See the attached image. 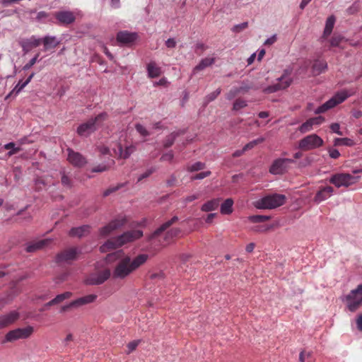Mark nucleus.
I'll return each instance as SVG.
<instances>
[{"label": "nucleus", "instance_id": "nucleus-43", "mask_svg": "<svg viewBox=\"0 0 362 362\" xmlns=\"http://www.w3.org/2000/svg\"><path fill=\"white\" fill-rule=\"evenodd\" d=\"M205 164L202 162H196L187 166V170L190 172H195L204 169Z\"/></svg>", "mask_w": 362, "mask_h": 362}, {"label": "nucleus", "instance_id": "nucleus-16", "mask_svg": "<svg viewBox=\"0 0 362 362\" xmlns=\"http://www.w3.org/2000/svg\"><path fill=\"white\" fill-rule=\"evenodd\" d=\"M338 103H339V93L337 92L334 97L325 102L322 105L319 106L314 110V112L317 115L325 112L328 110L335 107Z\"/></svg>", "mask_w": 362, "mask_h": 362}, {"label": "nucleus", "instance_id": "nucleus-11", "mask_svg": "<svg viewBox=\"0 0 362 362\" xmlns=\"http://www.w3.org/2000/svg\"><path fill=\"white\" fill-rule=\"evenodd\" d=\"M125 223L124 217H118L110 221L107 226L103 227L100 230L101 236H107L112 231L121 228Z\"/></svg>", "mask_w": 362, "mask_h": 362}, {"label": "nucleus", "instance_id": "nucleus-56", "mask_svg": "<svg viewBox=\"0 0 362 362\" xmlns=\"http://www.w3.org/2000/svg\"><path fill=\"white\" fill-rule=\"evenodd\" d=\"M18 295V291L16 289H13L10 293L8 294L7 297L6 299L4 300V303H9L10 301H11L14 298L15 296H16Z\"/></svg>", "mask_w": 362, "mask_h": 362}, {"label": "nucleus", "instance_id": "nucleus-2", "mask_svg": "<svg viewBox=\"0 0 362 362\" xmlns=\"http://www.w3.org/2000/svg\"><path fill=\"white\" fill-rule=\"evenodd\" d=\"M143 235V232L140 230H133L124 233L121 235L108 240L100 246V250L102 252H106L110 250L121 247L123 245L132 242L140 238Z\"/></svg>", "mask_w": 362, "mask_h": 362}, {"label": "nucleus", "instance_id": "nucleus-31", "mask_svg": "<svg viewBox=\"0 0 362 362\" xmlns=\"http://www.w3.org/2000/svg\"><path fill=\"white\" fill-rule=\"evenodd\" d=\"M183 131H177L173 132L166 136L165 139L163 141V146L165 148L170 147L175 142V139L177 136H179L181 134H183Z\"/></svg>", "mask_w": 362, "mask_h": 362}, {"label": "nucleus", "instance_id": "nucleus-7", "mask_svg": "<svg viewBox=\"0 0 362 362\" xmlns=\"http://www.w3.org/2000/svg\"><path fill=\"white\" fill-rule=\"evenodd\" d=\"M294 163L293 159L279 158L274 160L269 168V173L272 175H282L285 173L291 163Z\"/></svg>", "mask_w": 362, "mask_h": 362}, {"label": "nucleus", "instance_id": "nucleus-46", "mask_svg": "<svg viewBox=\"0 0 362 362\" xmlns=\"http://www.w3.org/2000/svg\"><path fill=\"white\" fill-rule=\"evenodd\" d=\"M156 170L155 167H151L149 169L146 170L144 173L141 174L137 179V182H140L142 180L148 177L152 173H153Z\"/></svg>", "mask_w": 362, "mask_h": 362}, {"label": "nucleus", "instance_id": "nucleus-61", "mask_svg": "<svg viewBox=\"0 0 362 362\" xmlns=\"http://www.w3.org/2000/svg\"><path fill=\"white\" fill-rule=\"evenodd\" d=\"M122 187V185H118L117 187H110L108 188L107 189H106L104 192H103V196L104 197H107L108 195H110L111 193L117 191V189H119L120 187Z\"/></svg>", "mask_w": 362, "mask_h": 362}, {"label": "nucleus", "instance_id": "nucleus-26", "mask_svg": "<svg viewBox=\"0 0 362 362\" xmlns=\"http://www.w3.org/2000/svg\"><path fill=\"white\" fill-rule=\"evenodd\" d=\"M178 221V217L174 216L171 219L163 223L158 228H157L153 233V237L155 238L160 233L166 230L170 226Z\"/></svg>", "mask_w": 362, "mask_h": 362}, {"label": "nucleus", "instance_id": "nucleus-17", "mask_svg": "<svg viewBox=\"0 0 362 362\" xmlns=\"http://www.w3.org/2000/svg\"><path fill=\"white\" fill-rule=\"evenodd\" d=\"M19 317V313L13 310L9 313L0 317V328L6 327L14 322Z\"/></svg>", "mask_w": 362, "mask_h": 362}, {"label": "nucleus", "instance_id": "nucleus-9", "mask_svg": "<svg viewBox=\"0 0 362 362\" xmlns=\"http://www.w3.org/2000/svg\"><path fill=\"white\" fill-rule=\"evenodd\" d=\"M292 82L290 73L286 70L284 74L276 79V82L268 86L266 90L268 93H274L288 88Z\"/></svg>", "mask_w": 362, "mask_h": 362}, {"label": "nucleus", "instance_id": "nucleus-38", "mask_svg": "<svg viewBox=\"0 0 362 362\" xmlns=\"http://www.w3.org/2000/svg\"><path fill=\"white\" fill-rule=\"evenodd\" d=\"M313 124L311 119H308L306 122L303 123L298 128V130L300 133L305 134L308 132H310L313 128Z\"/></svg>", "mask_w": 362, "mask_h": 362}, {"label": "nucleus", "instance_id": "nucleus-25", "mask_svg": "<svg viewBox=\"0 0 362 362\" xmlns=\"http://www.w3.org/2000/svg\"><path fill=\"white\" fill-rule=\"evenodd\" d=\"M346 300L362 303V284H359L356 289L352 290L346 297Z\"/></svg>", "mask_w": 362, "mask_h": 362}, {"label": "nucleus", "instance_id": "nucleus-5", "mask_svg": "<svg viewBox=\"0 0 362 362\" xmlns=\"http://www.w3.org/2000/svg\"><path fill=\"white\" fill-rule=\"evenodd\" d=\"M336 22V17L333 15L327 18L320 42L327 48L335 47L339 45V37L334 35L329 39L331 35Z\"/></svg>", "mask_w": 362, "mask_h": 362}, {"label": "nucleus", "instance_id": "nucleus-55", "mask_svg": "<svg viewBox=\"0 0 362 362\" xmlns=\"http://www.w3.org/2000/svg\"><path fill=\"white\" fill-rule=\"evenodd\" d=\"M174 158V154L173 153V151H169L168 153H165L164 154L162 155V156L160 157V160L161 161H171Z\"/></svg>", "mask_w": 362, "mask_h": 362}, {"label": "nucleus", "instance_id": "nucleus-30", "mask_svg": "<svg viewBox=\"0 0 362 362\" xmlns=\"http://www.w3.org/2000/svg\"><path fill=\"white\" fill-rule=\"evenodd\" d=\"M233 203L231 198L226 199L221 205V213L224 215L230 214L233 212Z\"/></svg>", "mask_w": 362, "mask_h": 362}, {"label": "nucleus", "instance_id": "nucleus-33", "mask_svg": "<svg viewBox=\"0 0 362 362\" xmlns=\"http://www.w3.org/2000/svg\"><path fill=\"white\" fill-rule=\"evenodd\" d=\"M42 41V39L37 38L35 36L33 35L30 39L27 40L22 45V47L23 49H25L26 47H36L40 45Z\"/></svg>", "mask_w": 362, "mask_h": 362}, {"label": "nucleus", "instance_id": "nucleus-3", "mask_svg": "<svg viewBox=\"0 0 362 362\" xmlns=\"http://www.w3.org/2000/svg\"><path fill=\"white\" fill-rule=\"evenodd\" d=\"M107 118V114L106 112L100 113L95 117L90 118L87 122L80 124L77 128V134L81 136H89L101 127Z\"/></svg>", "mask_w": 362, "mask_h": 362}, {"label": "nucleus", "instance_id": "nucleus-57", "mask_svg": "<svg viewBox=\"0 0 362 362\" xmlns=\"http://www.w3.org/2000/svg\"><path fill=\"white\" fill-rule=\"evenodd\" d=\"M139 340L129 342L127 344L128 354L134 351L136 349V348L137 347V346L139 345Z\"/></svg>", "mask_w": 362, "mask_h": 362}, {"label": "nucleus", "instance_id": "nucleus-10", "mask_svg": "<svg viewBox=\"0 0 362 362\" xmlns=\"http://www.w3.org/2000/svg\"><path fill=\"white\" fill-rule=\"evenodd\" d=\"M80 253L81 250L77 247L67 248L57 255L56 262L59 264H69L71 262L75 260Z\"/></svg>", "mask_w": 362, "mask_h": 362}, {"label": "nucleus", "instance_id": "nucleus-34", "mask_svg": "<svg viewBox=\"0 0 362 362\" xmlns=\"http://www.w3.org/2000/svg\"><path fill=\"white\" fill-rule=\"evenodd\" d=\"M250 88L247 86H241L239 88L233 87L231 88V90L228 92V93L226 95V98L228 100H232L237 94L241 92H245L247 91Z\"/></svg>", "mask_w": 362, "mask_h": 362}, {"label": "nucleus", "instance_id": "nucleus-39", "mask_svg": "<svg viewBox=\"0 0 362 362\" xmlns=\"http://www.w3.org/2000/svg\"><path fill=\"white\" fill-rule=\"evenodd\" d=\"M4 148L6 150H10L8 152V156H11L16 153L19 152L21 148L20 147H16V145L13 142H9L4 146Z\"/></svg>", "mask_w": 362, "mask_h": 362}, {"label": "nucleus", "instance_id": "nucleus-53", "mask_svg": "<svg viewBox=\"0 0 362 362\" xmlns=\"http://www.w3.org/2000/svg\"><path fill=\"white\" fill-rule=\"evenodd\" d=\"M271 226H255L251 228L252 231L257 232V233H264L267 231Z\"/></svg>", "mask_w": 362, "mask_h": 362}, {"label": "nucleus", "instance_id": "nucleus-23", "mask_svg": "<svg viewBox=\"0 0 362 362\" xmlns=\"http://www.w3.org/2000/svg\"><path fill=\"white\" fill-rule=\"evenodd\" d=\"M148 76L151 78H157L160 76L162 71L155 62H150L146 66Z\"/></svg>", "mask_w": 362, "mask_h": 362}, {"label": "nucleus", "instance_id": "nucleus-51", "mask_svg": "<svg viewBox=\"0 0 362 362\" xmlns=\"http://www.w3.org/2000/svg\"><path fill=\"white\" fill-rule=\"evenodd\" d=\"M211 174V171L207 170L197 173L192 177V180H202Z\"/></svg>", "mask_w": 362, "mask_h": 362}, {"label": "nucleus", "instance_id": "nucleus-27", "mask_svg": "<svg viewBox=\"0 0 362 362\" xmlns=\"http://www.w3.org/2000/svg\"><path fill=\"white\" fill-rule=\"evenodd\" d=\"M115 149H117V153L120 158H127L134 151L135 146L130 145L126 146L125 149L123 150L122 145L118 144Z\"/></svg>", "mask_w": 362, "mask_h": 362}, {"label": "nucleus", "instance_id": "nucleus-47", "mask_svg": "<svg viewBox=\"0 0 362 362\" xmlns=\"http://www.w3.org/2000/svg\"><path fill=\"white\" fill-rule=\"evenodd\" d=\"M247 26H248V23L247 22H243V23H240V24L235 25L232 28L231 30L233 33H240L241 31H243V30H245V28H247Z\"/></svg>", "mask_w": 362, "mask_h": 362}, {"label": "nucleus", "instance_id": "nucleus-15", "mask_svg": "<svg viewBox=\"0 0 362 362\" xmlns=\"http://www.w3.org/2000/svg\"><path fill=\"white\" fill-rule=\"evenodd\" d=\"M110 271L105 269L102 271L98 274L90 276L87 280L86 283L90 285H100L104 283L110 276Z\"/></svg>", "mask_w": 362, "mask_h": 362}, {"label": "nucleus", "instance_id": "nucleus-59", "mask_svg": "<svg viewBox=\"0 0 362 362\" xmlns=\"http://www.w3.org/2000/svg\"><path fill=\"white\" fill-rule=\"evenodd\" d=\"M35 185L38 190L41 189V186H45L46 182L42 177H37L35 180Z\"/></svg>", "mask_w": 362, "mask_h": 362}, {"label": "nucleus", "instance_id": "nucleus-60", "mask_svg": "<svg viewBox=\"0 0 362 362\" xmlns=\"http://www.w3.org/2000/svg\"><path fill=\"white\" fill-rule=\"evenodd\" d=\"M330 182L337 187H339V173H337L330 178Z\"/></svg>", "mask_w": 362, "mask_h": 362}, {"label": "nucleus", "instance_id": "nucleus-22", "mask_svg": "<svg viewBox=\"0 0 362 362\" xmlns=\"http://www.w3.org/2000/svg\"><path fill=\"white\" fill-rule=\"evenodd\" d=\"M90 232V226L88 225L81 226L76 228H72L69 230V235L71 237L81 238L88 235Z\"/></svg>", "mask_w": 362, "mask_h": 362}, {"label": "nucleus", "instance_id": "nucleus-28", "mask_svg": "<svg viewBox=\"0 0 362 362\" xmlns=\"http://www.w3.org/2000/svg\"><path fill=\"white\" fill-rule=\"evenodd\" d=\"M220 200V199H213L208 201L202 206L201 210L205 212L216 210L219 206Z\"/></svg>", "mask_w": 362, "mask_h": 362}, {"label": "nucleus", "instance_id": "nucleus-64", "mask_svg": "<svg viewBox=\"0 0 362 362\" xmlns=\"http://www.w3.org/2000/svg\"><path fill=\"white\" fill-rule=\"evenodd\" d=\"M356 322L358 329L362 332V314L358 315Z\"/></svg>", "mask_w": 362, "mask_h": 362}, {"label": "nucleus", "instance_id": "nucleus-4", "mask_svg": "<svg viewBox=\"0 0 362 362\" xmlns=\"http://www.w3.org/2000/svg\"><path fill=\"white\" fill-rule=\"evenodd\" d=\"M285 201V195L274 193L255 201L254 206L259 209H272L282 206Z\"/></svg>", "mask_w": 362, "mask_h": 362}, {"label": "nucleus", "instance_id": "nucleus-58", "mask_svg": "<svg viewBox=\"0 0 362 362\" xmlns=\"http://www.w3.org/2000/svg\"><path fill=\"white\" fill-rule=\"evenodd\" d=\"M74 304V300L70 302L69 303L63 305L60 309V313H65L66 311L70 310L71 309L76 308Z\"/></svg>", "mask_w": 362, "mask_h": 362}, {"label": "nucleus", "instance_id": "nucleus-37", "mask_svg": "<svg viewBox=\"0 0 362 362\" xmlns=\"http://www.w3.org/2000/svg\"><path fill=\"white\" fill-rule=\"evenodd\" d=\"M221 89L218 88L215 91L208 94L205 98L204 100V105L206 106L209 103L214 100L218 95L221 93Z\"/></svg>", "mask_w": 362, "mask_h": 362}, {"label": "nucleus", "instance_id": "nucleus-35", "mask_svg": "<svg viewBox=\"0 0 362 362\" xmlns=\"http://www.w3.org/2000/svg\"><path fill=\"white\" fill-rule=\"evenodd\" d=\"M327 67V64L320 60H317L313 64V74H319L322 72Z\"/></svg>", "mask_w": 362, "mask_h": 362}, {"label": "nucleus", "instance_id": "nucleus-40", "mask_svg": "<svg viewBox=\"0 0 362 362\" xmlns=\"http://www.w3.org/2000/svg\"><path fill=\"white\" fill-rule=\"evenodd\" d=\"M346 300V306L349 311L351 312H355L356 311L361 305L362 303H360V301H354L350 300Z\"/></svg>", "mask_w": 362, "mask_h": 362}, {"label": "nucleus", "instance_id": "nucleus-12", "mask_svg": "<svg viewBox=\"0 0 362 362\" xmlns=\"http://www.w3.org/2000/svg\"><path fill=\"white\" fill-rule=\"evenodd\" d=\"M67 160L71 165L75 167L81 168L86 164V159L82 154L69 148L67 149Z\"/></svg>", "mask_w": 362, "mask_h": 362}, {"label": "nucleus", "instance_id": "nucleus-36", "mask_svg": "<svg viewBox=\"0 0 362 362\" xmlns=\"http://www.w3.org/2000/svg\"><path fill=\"white\" fill-rule=\"evenodd\" d=\"M72 296V293L70 291H66L63 293L57 295L52 300L54 301V305L59 304L63 302L66 299H69Z\"/></svg>", "mask_w": 362, "mask_h": 362}, {"label": "nucleus", "instance_id": "nucleus-18", "mask_svg": "<svg viewBox=\"0 0 362 362\" xmlns=\"http://www.w3.org/2000/svg\"><path fill=\"white\" fill-rule=\"evenodd\" d=\"M50 242L49 239H43L35 242L29 243L27 244L25 250L28 252H34L38 250L44 248Z\"/></svg>", "mask_w": 362, "mask_h": 362}, {"label": "nucleus", "instance_id": "nucleus-52", "mask_svg": "<svg viewBox=\"0 0 362 362\" xmlns=\"http://www.w3.org/2000/svg\"><path fill=\"white\" fill-rule=\"evenodd\" d=\"M341 146H353L355 145V141L350 138H341L340 140Z\"/></svg>", "mask_w": 362, "mask_h": 362}, {"label": "nucleus", "instance_id": "nucleus-42", "mask_svg": "<svg viewBox=\"0 0 362 362\" xmlns=\"http://www.w3.org/2000/svg\"><path fill=\"white\" fill-rule=\"evenodd\" d=\"M247 105V103L246 100H245L243 99L238 98L234 102L233 110L238 111L242 108L245 107Z\"/></svg>", "mask_w": 362, "mask_h": 362}, {"label": "nucleus", "instance_id": "nucleus-54", "mask_svg": "<svg viewBox=\"0 0 362 362\" xmlns=\"http://www.w3.org/2000/svg\"><path fill=\"white\" fill-rule=\"evenodd\" d=\"M199 196L200 194L199 193L187 196L182 199V202L186 205L187 203L192 202L197 199L199 197Z\"/></svg>", "mask_w": 362, "mask_h": 362}, {"label": "nucleus", "instance_id": "nucleus-19", "mask_svg": "<svg viewBox=\"0 0 362 362\" xmlns=\"http://www.w3.org/2000/svg\"><path fill=\"white\" fill-rule=\"evenodd\" d=\"M332 192L333 188L330 186H326L317 192L314 200L317 204L320 203L329 198L332 195Z\"/></svg>", "mask_w": 362, "mask_h": 362}, {"label": "nucleus", "instance_id": "nucleus-24", "mask_svg": "<svg viewBox=\"0 0 362 362\" xmlns=\"http://www.w3.org/2000/svg\"><path fill=\"white\" fill-rule=\"evenodd\" d=\"M215 62V58L206 57L202 59L200 62L193 69L192 74L194 75L197 71L204 70L208 66H211Z\"/></svg>", "mask_w": 362, "mask_h": 362}, {"label": "nucleus", "instance_id": "nucleus-62", "mask_svg": "<svg viewBox=\"0 0 362 362\" xmlns=\"http://www.w3.org/2000/svg\"><path fill=\"white\" fill-rule=\"evenodd\" d=\"M49 16V14L45 11H40L37 13L36 20L37 21H41L44 19H46Z\"/></svg>", "mask_w": 362, "mask_h": 362}, {"label": "nucleus", "instance_id": "nucleus-32", "mask_svg": "<svg viewBox=\"0 0 362 362\" xmlns=\"http://www.w3.org/2000/svg\"><path fill=\"white\" fill-rule=\"evenodd\" d=\"M26 86L27 84L24 81L20 80L13 90L5 97V100L17 96Z\"/></svg>", "mask_w": 362, "mask_h": 362}, {"label": "nucleus", "instance_id": "nucleus-20", "mask_svg": "<svg viewBox=\"0 0 362 362\" xmlns=\"http://www.w3.org/2000/svg\"><path fill=\"white\" fill-rule=\"evenodd\" d=\"M97 298L98 296L95 294H89L74 300L73 305H75L76 308H78L83 305L93 303L97 299Z\"/></svg>", "mask_w": 362, "mask_h": 362}, {"label": "nucleus", "instance_id": "nucleus-44", "mask_svg": "<svg viewBox=\"0 0 362 362\" xmlns=\"http://www.w3.org/2000/svg\"><path fill=\"white\" fill-rule=\"evenodd\" d=\"M181 233V230L178 228H173L167 231L165 234V239L169 240L174 237L179 235Z\"/></svg>", "mask_w": 362, "mask_h": 362}, {"label": "nucleus", "instance_id": "nucleus-45", "mask_svg": "<svg viewBox=\"0 0 362 362\" xmlns=\"http://www.w3.org/2000/svg\"><path fill=\"white\" fill-rule=\"evenodd\" d=\"M354 93L355 90L353 89H341V103L346 100L349 96L352 95Z\"/></svg>", "mask_w": 362, "mask_h": 362}, {"label": "nucleus", "instance_id": "nucleus-21", "mask_svg": "<svg viewBox=\"0 0 362 362\" xmlns=\"http://www.w3.org/2000/svg\"><path fill=\"white\" fill-rule=\"evenodd\" d=\"M360 177L358 175H352L349 173H341L340 176L341 187H349L359 180Z\"/></svg>", "mask_w": 362, "mask_h": 362}, {"label": "nucleus", "instance_id": "nucleus-41", "mask_svg": "<svg viewBox=\"0 0 362 362\" xmlns=\"http://www.w3.org/2000/svg\"><path fill=\"white\" fill-rule=\"evenodd\" d=\"M248 218L252 223H263L270 219V216L264 215H253L249 216Z\"/></svg>", "mask_w": 362, "mask_h": 362}, {"label": "nucleus", "instance_id": "nucleus-63", "mask_svg": "<svg viewBox=\"0 0 362 362\" xmlns=\"http://www.w3.org/2000/svg\"><path fill=\"white\" fill-rule=\"evenodd\" d=\"M310 356H311L310 352L301 351L299 354L300 362H305V358H309V357H310Z\"/></svg>", "mask_w": 362, "mask_h": 362}, {"label": "nucleus", "instance_id": "nucleus-50", "mask_svg": "<svg viewBox=\"0 0 362 362\" xmlns=\"http://www.w3.org/2000/svg\"><path fill=\"white\" fill-rule=\"evenodd\" d=\"M62 184L67 187H71V181L70 178L64 173H63L62 174V179H61Z\"/></svg>", "mask_w": 362, "mask_h": 362}, {"label": "nucleus", "instance_id": "nucleus-48", "mask_svg": "<svg viewBox=\"0 0 362 362\" xmlns=\"http://www.w3.org/2000/svg\"><path fill=\"white\" fill-rule=\"evenodd\" d=\"M135 128L136 131L143 136H148L150 135L149 132L142 124H136L135 125Z\"/></svg>", "mask_w": 362, "mask_h": 362}, {"label": "nucleus", "instance_id": "nucleus-6", "mask_svg": "<svg viewBox=\"0 0 362 362\" xmlns=\"http://www.w3.org/2000/svg\"><path fill=\"white\" fill-rule=\"evenodd\" d=\"M324 141L321 137L316 134H309L298 141V148L303 151L316 149L322 146Z\"/></svg>", "mask_w": 362, "mask_h": 362}, {"label": "nucleus", "instance_id": "nucleus-14", "mask_svg": "<svg viewBox=\"0 0 362 362\" xmlns=\"http://www.w3.org/2000/svg\"><path fill=\"white\" fill-rule=\"evenodd\" d=\"M138 37L135 32L122 30L117 34V41L123 45H129L134 42Z\"/></svg>", "mask_w": 362, "mask_h": 362}, {"label": "nucleus", "instance_id": "nucleus-8", "mask_svg": "<svg viewBox=\"0 0 362 362\" xmlns=\"http://www.w3.org/2000/svg\"><path fill=\"white\" fill-rule=\"evenodd\" d=\"M33 332V327L28 326L23 328H18L8 332L4 341H13L20 339L29 337Z\"/></svg>", "mask_w": 362, "mask_h": 362}, {"label": "nucleus", "instance_id": "nucleus-13", "mask_svg": "<svg viewBox=\"0 0 362 362\" xmlns=\"http://www.w3.org/2000/svg\"><path fill=\"white\" fill-rule=\"evenodd\" d=\"M54 16L59 23L62 25H70L76 20L74 12L70 11H60L56 12Z\"/></svg>", "mask_w": 362, "mask_h": 362}, {"label": "nucleus", "instance_id": "nucleus-49", "mask_svg": "<svg viewBox=\"0 0 362 362\" xmlns=\"http://www.w3.org/2000/svg\"><path fill=\"white\" fill-rule=\"evenodd\" d=\"M39 55V54H37L34 57H33L26 64L24 65L23 69L25 71L30 69L37 62Z\"/></svg>", "mask_w": 362, "mask_h": 362}, {"label": "nucleus", "instance_id": "nucleus-1", "mask_svg": "<svg viewBox=\"0 0 362 362\" xmlns=\"http://www.w3.org/2000/svg\"><path fill=\"white\" fill-rule=\"evenodd\" d=\"M122 250H119L115 252L107 255V259L111 261L113 259H119L113 272L114 279H123L136 270L139 267L144 264L148 259V256L146 254H141L132 259L129 256L122 257Z\"/></svg>", "mask_w": 362, "mask_h": 362}, {"label": "nucleus", "instance_id": "nucleus-29", "mask_svg": "<svg viewBox=\"0 0 362 362\" xmlns=\"http://www.w3.org/2000/svg\"><path fill=\"white\" fill-rule=\"evenodd\" d=\"M42 42L44 44L45 50L54 48L59 43L55 37L49 35H47L42 38Z\"/></svg>", "mask_w": 362, "mask_h": 362}]
</instances>
